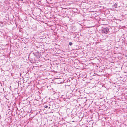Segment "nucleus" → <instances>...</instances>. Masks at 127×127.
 Here are the masks:
<instances>
[{
	"label": "nucleus",
	"mask_w": 127,
	"mask_h": 127,
	"mask_svg": "<svg viewBox=\"0 0 127 127\" xmlns=\"http://www.w3.org/2000/svg\"><path fill=\"white\" fill-rule=\"evenodd\" d=\"M105 31H106V32H107L109 31V30L107 28H105Z\"/></svg>",
	"instance_id": "f257e3e1"
},
{
	"label": "nucleus",
	"mask_w": 127,
	"mask_h": 127,
	"mask_svg": "<svg viewBox=\"0 0 127 127\" xmlns=\"http://www.w3.org/2000/svg\"><path fill=\"white\" fill-rule=\"evenodd\" d=\"M72 44V43L71 42H70L69 43V45H71Z\"/></svg>",
	"instance_id": "f03ea898"
},
{
	"label": "nucleus",
	"mask_w": 127,
	"mask_h": 127,
	"mask_svg": "<svg viewBox=\"0 0 127 127\" xmlns=\"http://www.w3.org/2000/svg\"><path fill=\"white\" fill-rule=\"evenodd\" d=\"M48 107V106L47 105H45L44 106V107L45 108H47Z\"/></svg>",
	"instance_id": "7ed1b4c3"
}]
</instances>
